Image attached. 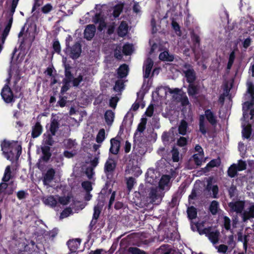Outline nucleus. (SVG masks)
I'll return each mask as SVG.
<instances>
[{
    "instance_id": "obj_1",
    "label": "nucleus",
    "mask_w": 254,
    "mask_h": 254,
    "mask_svg": "<svg viewBox=\"0 0 254 254\" xmlns=\"http://www.w3.org/2000/svg\"><path fill=\"white\" fill-rule=\"evenodd\" d=\"M1 150L7 160L17 159L20 155L21 147L17 142L4 140L1 144Z\"/></svg>"
},
{
    "instance_id": "obj_2",
    "label": "nucleus",
    "mask_w": 254,
    "mask_h": 254,
    "mask_svg": "<svg viewBox=\"0 0 254 254\" xmlns=\"http://www.w3.org/2000/svg\"><path fill=\"white\" fill-rule=\"evenodd\" d=\"M170 178L168 175H163L159 181L158 188L151 189L149 195L153 201L161 199L164 195L163 190H168L169 189Z\"/></svg>"
},
{
    "instance_id": "obj_3",
    "label": "nucleus",
    "mask_w": 254,
    "mask_h": 254,
    "mask_svg": "<svg viewBox=\"0 0 254 254\" xmlns=\"http://www.w3.org/2000/svg\"><path fill=\"white\" fill-rule=\"evenodd\" d=\"M157 92L158 95L162 96V92L165 94L170 93L173 94V97L176 99H180L183 106H186L189 104V101L188 97L185 94L183 93L181 90L179 88L171 89L170 88L164 86L160 87L157 89Z\"/></svg>"
},
{
    "instance_id": "obj_4",
    "label": "nucleus",
    "mask_w": 254,
    "mask_h": 254,
    "mask_svg": "<svg viewBox=\"0 0 254 254\" xmlns=\"http://www.w3.org/2000/svg\"><path fill=\"white\" fill-rule=\"evenodd\" d=\"M197 230L200 235L205 234L213 244H216L218 241L219 232L216 230L212 229V228H206L201 230L199 224H196Z\"/></svg>"
},
{
    "instance_id": "obj_5",
    "label": "nucleus",
    "mask_w": 254,
    "mask_h": 254,
    "mask_svg": "<svg viewBox=\"0 0 254 254\" xmlns=\"http://www.w3.org/2000/svg\"><path fill=\"white\" fill-rule=\"evenodd\" d=\"M241 216L244 222L253 219L254 218V203H250L248 205L244 207Z\"/></svg>"
},
{
    "instance_id": "obj_6",
    "label": "nucleus",
    "mask_w": 254,
    "mask_h": 254,
    "mask_svg": "<svg viewBox=\"0 0 254 254\" xmlns=\"http://www.w3.org/2000/svg\"><path fill=\"white\" fill-rule=\"evenodd\" d=\"M138 142L134 141L133 151L138 155H142L146 151L147 140L145 138L139 139Z\"/></svg>"
},
{
    "instance_id": "obj_7",
    "label": "nucleus",
    "mask_w": 254,
    "mask_h": 254,
    "mask_svg": "<svg viewBox=\"0 0 254 254\" xmlns=\"http://www.w3.org/2000/svg\"><path fill=\"white\" fill-rule=\"evenodd\" d=\"M66 53L73 59H77L81 53V47L79 43H76L71 47L66 48Z\"/></svg>"
},
{
    "instance_id": "obj_8",
    "label": "nucleus",
    "mask_w": 254,
    "mask_h": 254,
    "mask_svg": "<svg viewBox=\"0 0 254 254\" xmlns=\"http://www.w3.org/2000/svg\"><path fill=\"white\" fill-rule=\"evenodd\" d=\"M146 124V119L145 118H142L140 124L138 125L136 131L134 133V141L138 142L139 139L144 138L142 136L143 131L145 128V125Z\"/></svg>"
},
{
    "instance_id": "obj_9",
    "label": "nucleus",
    "mask_w": 254,
    "mask_h": 254,
    "mask_svg": "<svg viewBox=\"0 0 254 254\" xmlns=\"http://www.w3.org/2000/svg\"><path fill=\"white\" fill-rule=\"evenodd\" d=\"M1 95L3 100L7 103L13 101V95L7 85H5L2 89Z\"/></svg>"
},
{
    "instance_id": "obj_10",
    "label": "nucleus",
    "mask_w": 254,
    "mask_h": 254,
    "mask_svg": "<svg viewBox=\"0 0 254 254\" xmlns=\"http://www.w3.org/2000/svg\"><path fill=\"white\" fill-rule=\"evenodd\" d=\"M229 206L232 211L241 214L244 209L245 202L243 201L231 202L229 203Z\"/></svg>"
},
{
    "instance_id": "obj_11",
    "label": "nucleus",
    "mask_w": 254,
    "mask_h": 254,
    "mask_svg": "<svg viewBox=\"0 0 254 254\" xmlns=\"http://www.w3.org/2000/svg\"><path fill=\"white\" fill-rule=\"evenodd\" d=\"M107 18H104L103 15L101 12L96 13L93 19V21L95 23H98V29L100 31L102 30L106 26V23L105 20Z\"/></svg>"
},
{
    "instance_id": "obj_12",
    "label": "nucleus",
    "mask_w": 254,
    "mask_h": 254,
    "mask_svg": "<svg viewBox=\"0 0 254 254\" xmlns=\"http://www.w3.org/2000/svg\"><path fill=\"white\" fill-rule=\"evenodd\" d=\"M253 105V102H246L243 105V118L244 119H247L249 118V110H250V115L251 116V119H252L254 116V110L253 109L252 106Z\"/></svg>"
},
{
    "instance_id": "obj_13",
    "label": "nucleus",
    "mask_w": 254,
    "mask_h": 254,
    "mask_svg": "<svg viewBox=\"0 0 254 254\" xmlns=\"http://www.w3.org/2000/svg\"><path fill=\"white\" fill-rule=\"evenodd\" d=\"M55 171L53 169H49L44 176L43 182L45 185L50 186V184L54 180Z\"/></svg>"
},
{
    "instance_id": "obj_14",
    "label": "nucleus",
    "mask_w": 254,
    "mask_h": 254,
    "mask_svg": "<svg viewBox=\"0 0 254 254\" xmlns=\"http://www.w3.org/2000/svg\"><path fill=\"white\" fill-rule=\"evenodd\" d=\"M96 31L95 26L93 24L88 25L84 30V37L86 39L91 40L94 36Z\"/></svg>"
},
{
    "instance_id": "obj_15",
    "label": "nucleus",
    "mask_w": 254,
    "mask_h": 254,
    "mask_svg": "<svg viewBox=\"0 0 254 254\" xmlns=\"http://www.w3.org/2000/svg\"><path fill=\"white\" fill-rule=\"evenodd\" d=\"M153 65V62L151 59L148 58L145 61L144 64V73L143 75L144 78H147L149 77Z\"/></svg>"
},
{
    "instance_id": "obj_16",
    "label": "nucleus",
    "mask_w": 254,
    "mask_h": 254,
    "mask_svg": "<svg viewBox=\"0 0 254 254\" xmlns=\"http://www.w3.org/2000/svg\"><path fill=\"white\" fill-rule=\"evenodd\" d=\"M184 72L185 74L188 82L190 83V84L192 83L195 79L194 70L190 67L188 68L185 67V69H184Z\"/></svg>"
},
{
    "instance_id": "obj_17",
    "label": "nucleus",
    "mask_w": 254,
    "mask_h": 254,
    "mask_svg": "<svg viewBox=\"0 0 254 254\" xmlns=\"http://www.w3.org/2000/svg\"><path fill=\"white\" fill-rule=\"evenodd\" d=\"M64 1H65V3L60 6V11L66 15H69L72 13V9L70 5L71 2L70 0H63Z\"/></svg>"
},
{
    "instance_id": "obj_18",
    "label": "nucleus",
    "mask_w": 254,
    "mask_h": 254,
    "mask_svg": "<svg viewBox=\"0 0 254 254\" xmlns=\"http://www.w3.org/2000/svg\"><path fill=\"white\" fill-rule=\"evenodd\" d=\"M188 92L190 96L193 97L195 96L200 92V86L198 85H195L192 83H190L188 89Z\"/></svg>"
},
{
    "instance_id": "obj_19",
    "label": "nucleus",
    "mask_w": 254,
    "mask_h": 254,
    "mask_svg": "<svg viewBox=\"0 0 254 254\" xmlns=\"http://www.w3.org/2000/svg\"><path fill=\"white\" fill-rule=\"evenodd\" d=\"M101 209V207L99 204H97L94 207L93 218L90 224V227L92 228L96 224L97 220L100 215Z\"/></svg>"
},
{
    "instance_id": "obj_20",
    "label": "nucleus",
    "mask_w": 254,
    "mask_h": 254,
    "mask_svg": "<svg viewBox=\"0 0 254 254\" xmlns=\"http://www.w3.org/2000/svg\"><path fill=\"white\" fill-rule=\"evenodd\" d=\"M157 172L153 169H149L146 173V181L150 184H154L156 182Z\"/></svg>"
},
{
    "instance_id": "obj_21",
    "label": "nucleus",
    "mask_w": 254,
    "mask_h": 254,
    "mask_svg": "<svg viewBox=\"0 0 254 254\" xmlns=\"http://www.w3.org/2000/svg\"><path fill=\"white\" fill-rule=\"evenodd\" d=\"M111 147L110 151L114 154H117L120 149V141L115 138H112L110 140Z\"/></svg>"
},
{
    "instance_id": "obj_22",
    "label": "nucleus",
    "mask_w": 254,
    "mask_h": 254,
    "mask_svg": "<svg viewBox=\"0 0 254 254\" xmlns=\"http://www.w3.org/2000/svg\"><path fill=\"white\" fill-rule=\"evenodd\" d=\"M43 202L45 205L52 207L55 206L57 203V197L56 196L50 195L43 198Z\"/></svg>"
},
{
    "instance_id": "obj_23",
    "label": "nucleus",
    "mask_w": 254,
    "mask_h": 254,
    "mask_svg": "<svg viewBox=\"0 0 254 254\" xmlns=\"http://www.w3.org/2000/svg\"><path fill=\"white\" fill-rule=\"evenodd\" d=\"M115 167V163L114 160L109 158L105 165V171L108 177L109 174L111 173Z\"/></svg>"
},
{
    "instance_id": "obj_24",
    "label": "nucleus",
    "mask_w": 254,
    "mask_h": 254,
    "mask_svg": "<svg viewBox=\"0 0 254 254\" xmlns=\"http://www.w3.org/2000/svg\"><path fill=\"white\" fill-rule=\"evenodd\" d=\"M128 31V26L126 22H122L120 25L118 33L120 36L123 37L125 36Z\"/></svg>"
},
{
    "instance_id": "obj_25",
    "label": "nucleus",
    "mask_w": 254,
    "mask_h": 254,
    "mask_svg": "<svg viewBox=\"0 0 254 254\" xmlns=\"http://www.w3.org/2000/svg\"><path fill=\"white\" fill-rule=\"evenodd\" d=\"M42 127L39 122L36 123L35 125L33 128L32 135L34 138L37 137L39 136L42 133Z\"/></svg>"
},
{
    "instance_id": "obj_26",
    "label": "nucleus",
    "mask_w": 254,
    "mask_h": 254,
    "mask_svg": "<svg viewBox=\"0 0 254 254\" xmlns=\"http://www.w3.org/2000/svg\"><path fill=\"white\" fill-rule=\"evenodd\" d=\"M171 252V248L170 246L163 245L156 251L155 254H170Z\"/></svg>"
},
{
    "instance_id": "obj_27",
    "label": "nucleus",
    "mask_w": 254,
    "mask_h": 254,
    "mask_svg": "<svg viewBox=\"0 0 254 254\" xmlns=\"http://www.w3.org/2000/svg\"><path fill=\"white\" fill-rule=\"evenodd\" d=\"M211 182V180H209L208 181L207 189L208 190H211L213 193V197L216 198L218 192V187L217 185H212Z\"/></svg>"
},
{
    "instance_id": "obj_28",
    "label": "nucleus",
    "mask_w": 254,
    "mask_h": 254,
    "mask_svg": "<svg viewBox=\"0 0 254 254\" xmlns=\"http://www.w3.org/2000/svg\"><path fill=\"white\" fill-rule=\"evenodd\" d=\"M64 144L66 148L72 150L75 149L77 145L75 140L71 139H65L64 141Z\"/></svg>"
},
{
    "instance_id": "obj_29",
    "label": "nucleus",
    "mask_w": 254,
    "mask_h": 254,
    "mask_svg": "<svg viewBox=\"0 0 254 254\" xmlns=\"http://www.w3.org/2000/svg\"><path fill=\"white\" fill-rule=\"evenodd\" d=\"M243 129L242 130V134L243 137L248 138L251 134V126L250 124L246 125L242 124Z\"/></svg>"
},
{
    "instance_id": "obj_30",
    "label": "nucleus",
    "mask_w": 254,
    "mask_h": 254,
    "mask_svg": "<svg viewBox=\"0 0 254 254\" xmlns=\"http://www.w3.org/2000/svg\"><path fill=\"white\" fill-rule=\"evenodd\" d=\"M128 68L127 65L124 64L120 66L118 70V73L120 77H124L127 75Z\"/></svg>"
},
{
    "instance_id": "obj_31",
    "label": "nucleus",
    "mask_w": 254,
    "mask_h": 254,
    "mask_svg": "<svg viewBox=\"0 0 254 254\" xmlns=\"http://www.w3.org/2000/svg\"><path fill=\"white\" fill-rule=\"evenodd\" d=\"M105 119L108 125H111L114 119V112L111 110L107 111L105 114Z\"/></svg>"
},
{
    "instance_id": "obj_32",
    "label": "nucleus",
    "mask_w": 254,
    "mask_h": 254,
    "mask_svg": "<svg viewBox=\"0 0 254 254\" xmlns=\"http://www.w3.org/2000/svg\"><path fill=\"white\" fill-rule=\"evenodd\" d=\"M205 116H206L208 122L212 125H215L216 123V118L213 113L209 110H207L205 112Z\"/></svg>"
},
{
    "instance_id": "obj_33",
    "label": "nucleus",
    "mask_w": 254,
    "mask_h": 254,
    "mask_svg": "<svg viewBox=\"0 0 254 254\" xmlns=\"http://www.w3.org/2000/svg\"><path fill=\"white\" fill-rule=\"evenodd\" d=\"M159 59L162 61L171 62L173 61L174 57L170 55L168 52L165 51L160 54Z\"/></svg>"
},
{
    "instance_id": "obj_34",
    "label": "nucleus",
    "mask_w": 254,
    "mask_h": 254,
    "mask_svg": "<svg viewBox=\"0 0 254 254\" xmlns=\"http://www.w3.org/2000/svg\"><path fill=\"white\" fill-rule=\"evenodd\" d=\"M187 123L185 121L182 120L179 126V132L180 134L182 135H185L187 133Z\"/></svg>"
},
{
    "instance_id": "obj_35",
    "label": "nucleus",
    "mask_w": 254,
    "mask_h": 254,
    "mask_svg": "<svg viewBox=\"0 0 254 254\" xmlns=\"http://www.w3.org/2000/svg\"><path fill=\"white\" fill-rule=\"evenodd\" d=\"M84 73L79 74L78 76L76 78H73L71 79V82L73 86H78L81 81L84 80Z\"/></svg>"
},
{
    "instance_id": "obj_36",
    "label": "nucleus",
    "mask_w": 254,
    "mask_h": 254,
    "mask_svg": "<svg viewBox=\"0 0 254 254\" xmlns=\"http://www.w3.org/2000/svg\"><path fill=\"white\" fill-rule=\"evenodd\" d=\"M58 128L59 123L58 121L55 119L52 120L50 125V131L52 135H54L55 134L56 132L58 130Z\"/></svg>"
},
{
    "instance_id": "obj_37",
    "label": "nucleus",
    "mask_w": 254,
    "mask_h": 254,
    "mask_svg": "<svg viewBox=\"0 0 254 254\" xmlns=\"http://www.w3.org/2000/svg\"><path fill=\"white\" fill-rule=\"evenodd\" d=\"M123 8V4L120 3L116 5L114 7V10L113 12V16L115 18L119 16L121 12H122Z\"/></svg>"
},
{
    "instance_id": "obj_38",
    "label": "nucleus",
    "mask_w": 254,
    "mask_h": 254,
    "mask_svg": "<svg viewBox=\"0 0 254 254\" xmlns=\"http://www.w3.org/2000/svg\"><path fill=\"white\" fill-rule=\"evenodd\" d=\"M199 130L203 134H205L206 132L204 124V116L203 115H201L199 117Z\"/></svg>"
},
{
    "instance_id": "obj_39",
    "label": "nucleus",
    "mask_w": 254,
    "mask_h": 254,
    "mask_svg": "<svg viewBox=\"0 0 254 254\" xmlns=\"http://www.w3.org/2000/svg\"><path fill=\"white\" fill-rule=\"evenodd\" d=\"M105 138V131L104 129H101L99 131L97 137H96V141L98 143L102 142Z\"/></svg>"
},
{
    "instance_id": "obj_40",
    "label": "nucleus",
    "mask_w": 254,
    "mask_h": 254,
    "mask_svg": "<svg viewBox=\"0 0 254 254\" xmlns=\"http://www.w3.org/2000/svg\"><path fill=\"white\" fill-rule=\"evenodd\" d=\"M237 167L236 164H234L230 167L228 170V174L230 177H234L236 175L237 171H238Z\"/></svg>"
},
{
    "instance_id": "obj_41",
    "label": "nucleus",
    "mask_w": 254,
    "mask_h": 254,
    "mask_svg": "<svg viewBox=\"0 0 254 254\" xmlns=\"http://www.w3.org/2000/svg\"><path fill=\"white\" fill-rule=\"evenodd\" d=\"M11 178V172L10 167L9 166H7L5 170L4 176L2 178V181L3 182H7Z\"/></svg>"
},
{
    "instance_id": "obj_42",
    "label": "nucleus",
    "mask_w": 254,
    "mask_h": 254,
    "mask_svg": "<svg viewBox=\"0 0 254 254\" xmlns=\"http://www.w3.org/2000/svg\"><path fill=\"white\" fill-rule=\"evenodd\" d=\"M218 202L215 200L213 201L210 206V211L213 214L217 213L218 209Z\"/></svg>"
},
{
    "instance_id": "obj_43",
    "label": "nucleus",
    "mask_w": 254,
    "mask_h": 254,
    "mask_svg": "<svg viewBox=\"0 0 254 254\" xmlns=\"http://www.w3.org/2000/svg\"><path fill=\"white\" fill-rule=\"evenodd\" d=\"M203 157V153H197L193 156V160L197 165H200Z\"/></svg>"
},
{
    "instance_id": "obj_44",
    "label": "nucleus",
    "mask_w": 254,
    "mask_h": 254,
    "mask_svg": "<svg viewBox=\"0 0 254 254\" xmlns=\"http://www.w3.org/2000/svg\"><path fill=\"white\" fill-rule=\"evenodd\" d=\"M188 214L190 219H192L195 218L197 214L196 209L193 207H190L188 208Z\"/></svg>"
},
{
    "instance_id": "obj_45",
    "label": "nucleus",
    "mask_w": 254,
    "mask_h": 254,
    "mask_svg": "<svg viewBox=\"0 0 254 254\" xmlns=\"http://www.w3.org/2000/svg\"><path fill=\"white\" fill-rule=\"evenodd\" d=\"M79 244V241L78 240H71L67 242L68 247L72 250H75L78 247V245Z\"/></svg>"
},
{
    "instance_id": "obj_46",
    "label": "nucleus",
    "mask_w": 254,
    "mask_h": 254,
    "mask_svg": "<svg viewBox=\"0 0 254 254\" xmlns=\"http://www.w3.org/2000/svg\"><path fill=\"white\" fill-rule=\"evenodd\" d=\"M133 51L132 45L130 44H126L123 47V53L126 55H128L131 54Z\"/></svg>"
},
{
    "instance_id": "obj_47",
    "label": "nucleus",
    "mask_w": 254,
    "mask_h": 254,
    "mask_svg": "<svg viewBox=\"0 0 254 254\" xmlns=\"http://www.w3.org/2000/svg\"><path fill=\"white\" fill-rule=\"evenodd\" d=\"M124 87V83L122 79H119L116 82L114 89L116 92L121 91Z\"/></svg>"
},
{
    "instance_id": "obj_48",
    "label": "nucleus",
    "mask_w": 254,
    "mask_h": 254,
    "mask_svg": "<svg viewBox=\"0 0 254 254\" xmlns=\"http://www.w3.org/2000/svg\"><path fill=\"white\" fill-rule=\"evenodd\" d=\"M235 59V52L234 51L232 52L229 56V61L227 66V68L228 70H230L233 64L234 60Z\"/></svg>"
},
{
    "instance_id": "obj_49",
    "label": "nucleus",
    "mask_w": 254,
    "mask_h": 254,
    "mask_svg": "<svg viewBox=\"0 0 254 254\" xmlns=\"http://www.w3.org/2000/svg\"><path fill=\"white\" fill-rule=\"evenodd\" d=\"M128 252L131 254H146L144 251L135 247L129 248Z\"/></svg>"
},
{
    "instance_id": "obj_50",
    "label": "nucleus",
    "mask_w": 254,
    "mask_h": 254,
    "mask_svg": "<svg viewBox=\"0 0 254 254\" xmlns=\"http://www.w3.org/2000/svg\"><path fill=\"white\" fill-rule=\"evenodd\" d=\"M53 7L50 3H47L41 8L42 12L44 14H47L52 10Z\"/></svg>"
},
{
    "instance_id": "obj_51",
    "label": "nucleus",
    "mask_w": 254,
    "mask_h": 254,
    "mask_svg": "<svg viewBox=\"0 0 254 254\" xmlns=\"http://www.w3.org/2000/svg\"><path fill=\"white\" fill-rule=\"evenodd\" d=\"M172 159L174 162H178L179 160V152L176 148H173L172 150Z\"/></svg>"
},
{
    "instance_id": "obj_52",
    "label": "nucleus",
    "mask_w": 254,
    "mask_h": 254,
    "mask_svg": "<svg viewBox=\"0 0 254 254\" xmlns=\"http://www.w3.org/2000/svg\"><path fill=\"white\" fill-rule=\"evenodd\" d=\"M71 82V80H63L64 85L63 86V87L61 89V92L62 93H64L69 89V88L70 87V83Z\"/></svg>"
},
{
    "instance_id": "obj_53",
    "label": "nucleus",
    "mask_w": 254,
    "mask_h": 254,
    "mask_svg": "<svg viewBox=\"0 0 254 254\" xmlns=\"http://www.w3.org/2000/svg\"><path fill=\"white\" fill-rule=\"evenodd\" d=\"M238 171L244 170L246 169L247 164L245 161L239 160L237 164Z\"/></svg>"
},
{
    "instance_id": "obj_54",
    "label": "nucleus",
    "mask_w": 254,
    "mask_h": 254,
    "mask_svg": "<svg viewBox=\"0 0 254 254\" xmlns=\"http://www.w3.org/2000/svg\"><path fill=\"white\" fill-rule=\"evenodd\" d=\"M56 197H57V200H58L59 202L63 205H66L69 202V197H60L56 195Z\"/></svg>"
},
{
    "instance_id": "obj_55",
    "label": "nucleus",
    "mask_w": 254,
    "mask_h": 254,
    "mask_svg": "<svg viewBox=\"0 0 254 254\" xmlns=\"http://www.w3.org/2000/svg\"><path fill=\"white\" fill-rule=\"evenodd\" d=\"M72 213V210L70 208H68L65 209L61 214L60 218L63 219L68 217L70 214Z\"/></svg>"
},
{
    "instance_id": "obj_56",
    "label": "nucleus",
    "mask_w": 254,
    "mask_h": 254,
    "mask_svg": "<svg viewBox=\"0 0 254 254\" xmlns=\"http://www.w3.org/2000/svg\"><path fill=\"white\" fill-rule=\"evenodd\" d=\"M72 76L69 71V68L67 65H65V78L64 80H71Z\"/></svg>"
},
{
    "instance_id": "obj_57",
    "label": "nucleus",
    "mask_w": 254,
    "mask_h": 254,
    "mask_svg": "<svg viewBox=\"0 0 254 254\" xmlns=\"http://www.w3.org/2000/svg\"><path fill=\"white\" fill-rule=\"evenodd\" d=\"M10 27H11V23H10L9 24H7L6 25V26L5 27V28H4L3 32V34H2V43H4V41L6 37L8 35V33L10 31Z\"/></svg>"
},
{
    "instance_id": "obj_58",
    "label": "nucleus",
    "mask_w": 254,
    "mask_h": 254,
    "mask_svg": "<svg viewBox=\"0 0 254 254\" xmlns=\"http://www.w3.org/2000/svg\"><path fill=\"white\" fill-rule=\"evenodd\" d=\"M82 187L87 192L91 191L92 189L91 183L88 181L83 182Z\"/></svg>"
},
{
    "instance_id": "obj_59",
    "label": "nucleus",
    "mask_w": 254,
    "mask_h": 254,
    "mask_svg": "<svg viewBox=\"0 0 254 254\" xmlns=\"http://www.w3.org/2000/svg\"><path fill=\"white\" fill-rule=\"evenodd\" d=\"M248 85V92H249L250 95L252 97V98L254 99V88L252 83L249 82L247 83Z\"/></svg>"
},
{
    "instance_id": "obj_60",
    "label": "nucleus",
    "mask_w": 254,
    "mask_h": 254,
    "mask_svg": "<svg viewBox=\"0 0 254 254\" xmlns=\"http://www.w3.org/2000/svg\"><path fill=\"white\" fill-rule=\"evenodd\" d=\"M224 219V226L227 230L230 229V219L227 216L223 218Z\"/></svg>"
},
{
    "instance_id": "obj_61",
    "label": "nucleus",
    "mask_w": 254,
    "mask_h": 254,
    "mask_svg": "<svg viewBox=\"0 0 254 254\" xmlns=\"http://www.w3.org/2000/svg\"><path fill=\"white\" fill-rule=\"evenodd\" d=\"M134 183V179L133 178L130 177L127 179V184L128 190H130L132 189Z\"/></svg>"
},
{
    "instance_id": "obj_62",
    "label": "nucleus",
    "mask_w": 254,
    "mask_h": 254,
    "mask_svg": "<svg viewBox=\"0 0 254 254\" xmlns=\"http://www.w3.org/2000/svg\"><path fill=\"white\" fill-rule=\"evenodd\" d=\"M64 154L65 157L69 158L72 157L76 154V151L75 149H73L71 151H65Z\"/></svg>"
},
{
    "instance_id": "obj_63",
    "label": "nucleus",
    "mask_w": 254,
    "mask_h": 254,
    "mask_svg": "<svg viewBox=\"0 0 254 254\" xmlns=\"http://www.w3.org/2000/svg\"><path fill=\"white\" fill-rule=\"evenodd\" d=\"M28 193L24 190H19L17 192V197L19 199H22L25 198L27 195Z\"/></svg>"
},
{
    "instance_id": "obj_64",
    "label": "nucleus",
    "mask_w": 254,
    "mask_h": 254,
    "mask_svg": "<svg viewBox=\"0 0 254 254\" xmlns=\"http://www.w3.org/2000/svg\"><path fill=\"white\" fill-rule=\"evenodd\" d=\"M187 142V140L186 137H181L177 141V144L181 147H183L186 145Z\"/></svg>"
}]
</instances>
